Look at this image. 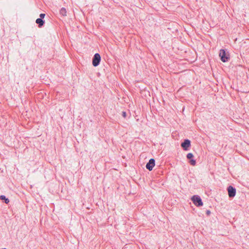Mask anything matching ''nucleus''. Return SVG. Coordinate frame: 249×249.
Wrapping results in <instances>:
<instances>
[{
    "mask_svg": "<svg viewBox=\"0 0 249 249\" xmlns=\"http://www.w3.org/2000/svg\"><path fill=\"white\" fill-rule=\"evenodd\" d=\"M219 55L221 60L223 62H228L230 59L229 53L226 52L224 49H221L220 50Z\"/></svg>",
    "mask_w": 249,
    "mask_h": 249,
    "instance_id": "obj_1",
    "label": "nucleus"
},
{
    "mask_svg": "<svg viewBox=\"0 0 249 249\" xmlns=\"http://www.w3.org/2000/svg\"><path fill=\"white\" fill-rule=\"evenodd\" d=\"M193 203L197 207H200L203 205V202L200 197L197 195H194L191 198Z\"/></svg>",
    "mask_w": 249,
    "mask_h": 249,
    "instance_id": "obj_2",
    "label": "nucleus"
},
{
    "mask_svg": "<svg viewBox=\"0 0 249 249\" xmlns=\"http://www.w3.org/2000/svg\"><path fill=\"white\" fill-rule=\"evenodd\" d=\"M101 61V56L100 55L96 53H95L93 57L92 58V65L94 67H97L100 64V62Z\"/></svg>",
    "mask_w": 249,
    "mask_h": 249,
    "instance_id": "obj_3",
    "label": "nucleus"
},
{
    "mask_svg": "<svg viewBox=\"0 0 249 249\" xmlns=\"http://www.w3.org/2000/svg\"><path fill=\"white\" fill-rule=\"evenodd\" d=\"M227 191L229 197L233 198L236 195V189L234 187L230 185L227 188Z\"/></svg>",
    "mask_w": 249,
    "mask_h": 249,
    "instance_id": "obj_4",
    "label": "nucleus"
},
{
    "mask_svg": "<svg viewBox=\"0 0 249 249\" xmlns=\"http://www.w3.org/2000/svg\"><path fill=\"white\" fill-rule=\"evenodd\" d=\"M181 146L184 150H188L191 146V141L188 139H185L184 142L181 143Z\"/></svg>",
    "mask_w": 249,
    "mask_h": 249,
    "instance_id": "obj_5",
    "label": "nucleus"
},
{
    "mask_svg": "<svg viewBox=\"0 0 249 249\" xmlns=\"http://www.w3.org/2000/svg\"><path fill=\"white\" fill-rule=\"evenodd\" d=\"M155 165V160L154 159L149 160L148 162L146 163V168L149 171L152 170Z\"/></svg>",
    "mask_w": 249,
    "mask_h": 249,
    "instance_id": "obj_6",
    "label": "nucleus"
},
{
    "mask_svg": "<svg viewBox=\"0 0 249 249\" xmlns=\"http://www.w3.org/2000/svg\"><path fill=\"white\" fill-rule=\"evenodd\" d=\"M194 157V155L191 153L187 154L186 156L187 159L190 160L189 161L190 164L193 166H195L196 164V160L193 159Z\"/></svg>",
    "mask_w": 249,
    "mask_h": 249,
    "instance_id": "obj_7",
    "label": "nucleus"
},
{
    "mask_svg": "<svg viewBox=\"0 0 249 249\" xmlns=\"http://www.w3.org/2000/svg\"><path fill=\"white\" fill-rule=\"evenodd\" d=\"M36 22L38 24L39 28H41L44 24L45 21L42 18H38L36 19Z\"/></svg>",
    "mask_w": 249,
    "mask_h": 249,
    "instance_id": "obj_8",
    "label": "nucleus"
},
{
    "mask_svg": "<svg viewBox=\"0 0 249 249\" xmlns=\"http://www.w3.org/2000/svg\"><path fill=\"white\" fill-rule=\"evenodd\" d=\"M0 199L1 200H4V202L6 204H8L9 202V199L8 198H6V196L4 195H1L0 196Z\"/></svg>",
    "mask_w": 249,
    "mask_h": 249,
    "instance_id": "obj_9",
    "label": "nucleus"
},
{
    "mask_svg": "<svg viewBox=\"0 0 249 249\" xmlns=\"http://www.w3.org/2000/svg\"><path fill=\"white\" fill-rule=\"evenodd\" d=\"M60 14L62 16H66L67 15L66 9L63 7L60 10Z\"/></svg>",
    "mask_w": 249,
    "mask_h": 249,
    "instance_id": "obj_10",
    "label": "nucleus"
},
{
    "mask_svg": "<svg viewBox=\"0 0 249 249\" xmlns=\"http://www.w3.org/2000/svg\"><path fill=\"white\" fill-rule=\"evenodd\" d=\"M45 16V14L41 13L40 14L39 17L40 18L43 19Z\"/></svg>",
    "mask_w": 249,
    "mask_h": 249,
    "instance_id": "obj_11",
    "label": "nucleus"
},
{
    "mask_svg": "<svg viewBox=\"0 0 249 249\" xmlns=\"http://www.w3.org/2000/svg\"><path fill=\"white\" fill-rule=\"evenodd\" d=\"M122 116H123V117L125 118V117H126V112H125V111H123V112H122Z\"/></svg>",
    "mask_w": 249,
    "mask_h": 249,
    "instance_id": "obj_12",
    "label": "nucleus"
},
{
    "mask_svg": "<svg viewBox=\"0 0 249 249\" xmlns=\"http://www.w3.org/2000/svg\"><path fill=\"white\" fill-rule=\"evenodd\" d=\"M206 213L207 215H209L211 213V211L210 210H207Z\"/></svg>",
    "mask_w": 249,
    "mask_h": 249,
    "instance_id": "obj_13",
    "label": "nucleus"
}]
</instances>
